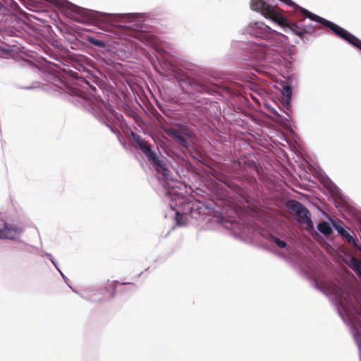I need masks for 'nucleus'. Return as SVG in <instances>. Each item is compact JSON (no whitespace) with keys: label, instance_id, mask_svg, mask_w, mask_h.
I'll return each instance as SVG.
<instances>
[{"label":"nucleus","instance_id":"f257e3e1","mask_svg":"<svg viewBox=\"0 0 361 361\" xmlns=\"http://www.w3.org/2000/svg\"><path fill=\"white\" fill-rule=\"evenodd\" d=\"M65 66L66 67L63 71L67 74V78L62 82L68 95L66 99L75 106L90 112L101 123L107 126L119 137V130L109 124L110 120L106 113V111H109L113 114V110L89 92L90 90H96V87L92 85V82L97 80L94 75L80 63L75 66V71L71 69L68 65Z\"/></svg>","mask_w":361,"mask_h":361},{"label":"nucleus","instance_id":"f03ea898","mask_svg":"<svg viewBox=\"0 0 361 361\" xmlns=\"http://www.w3.org/2000/svg\"><path fill=\"white\" fill-rule=\"evenodd\" d=\"M224 186L219 189L221 197L210 202L201 203L200 206L195 204V208L191 213H185L181 211L183 207H178L175 211L176 224L178 226H185V221L183 216H191L197 219V215L200 214V209L204 208L208 214H214V217L219 222L225 220V216H230L235 214V202L248 203L250 195L247 190V182L239 178L226 179L224 182Z\"/></svg>","mask_w":361,"mask_h":361},{"label":"nucleus","instance_id":"7ed1b4c3","mask_svg":"<svg viewBox=\"0 0 361 361\" xmlns=\"http://www.w3.org/2000/svg\"><path fill=\"white\" fill-rule=\"evenodd\" d=\"M284 5L293 8L294 19L288 20L282 18L279 25L286 32H290L300 37L303 42L305 41V34H311L314 32L315 25L310 23H305L307 18L312 22L318 23L330 30L337 36L348 42L350 44L361 49V39L355 35L341 27L336 23L324 18L309 10L299 6L293 0H278Z\"/></svg>","mask_w":361,"mask_h":361},{"label":"nucleus","instance_id":"20e7f679","mask_svg":"<svg viewBox=\"0 0 361 361\" xmlns=\"http://www.w3.org/2000/svg\"><path fill=\"white\" fill-rule=\"evenodd\" d=\"M157 53V59L162 69L171 73L176 78L179 86L194 97L197 102L203 101L207 96H216L219 94L221 90L219 85L207 78L190 77L185 75L179 67L169 61V54L164 49L159 48Z\"/></svg>","mask_w":361,"mask_h":361},{"label":"nucleus","instance_id":"39448f33","mask_svg":"<svg viewBox=\"0 0 361 361\" xmlns=\"http://www.w3.org/2000/svg\"><path fill=\"white\" fill-rule=\"evenodd\" d=\"M164 171L154 169L159 178L161 180V184L164 187V194L165 201L169 203V207L171 210L176 209L177 207H183L181 209L185 213H191L195 208V204L187 197L188 193V185L181 181L173 179L170 174L165 161L164 162Z\"/></svg>","mask_w":361,"mask_h":361},{"label":"nucleus","instance_id":"423d86ee","mask_svg":"<svg viewBox=\"0 0 361 361\" xmlns=\"http://www.w3.org/2000/svg\"><path fill=\"white\" fill-rule=\"evenodd\" d=\"M243 33L270 42H283L286 38L285 35L273 30L262 21L250 23L244 27Z\"/></svg>","mask_w":361,"mask_h":361},{"label":"nucleus","instance_id":"0eeeda50","mask_svg":"<svg viewBox=\"0 0 361 361\" xmlns=\"http://www.w3.org/2000/svg\"><path fill=\"white\" fill-rule=\"evenodd\" d=\"M124 133L126 136L131 137L132 140L135 143V147L140 149L142 152L147 159V161L152 165L154 169L158 168L159 170H161L162 171H164V162L165 161L161 159L157 152L152 149V147L150 143L129 128H126L124 130Z\"/></svg>","mask_w":361,"mask_h":361},{"label":"nucleus","instance_id":"6e6552de","mask_svg":"<svg viewBox=\"0 0 361 361\" xmlns=\"http://www.w3.org/2000/svg\"><path fill=\"white\" fill-rule=\"evenodd\" d=\"M240 46L245 54L249 55L250 58L256 59L258 61L271 62L272 56L276 54V50L269 47L264 42H257L255 41L240 42Z\"/></svg>","mask_w":361,"mask_h":361},{"label":"nucleus","instance_id":"1a4fd4ad","mask_svg":"<svg viewBox=\"0 0 361 361\" xmlns=\"http://www.w3.org/2000/svg\"><path fill=\"white\" fill-rule=\"evenodd\" d=\"M163 130L168 136L183 147L188 148L190 146L189 139L192 137V133L185 126L164 127Z\"/></svg>","mask_w":361,"mask_h":361},{"label":"nucleus","instance_id":"9d476101","mask_svg":"<svg viewBox=\"0 0 361 361\" xmlns=\"http://www.w3.org/2000/svg\"><path fill=\"white\" fill-rule=\"evenodd\" d=\"M319 180L322 185L327 190V192L331 195L334 205L338 207L340 202H343L342 192L341 189L328 177V176L321 170L318 172Z\"/></svg>","mask_w":361,"mask_h":361},{"label":"nucleus","instance_id":"9b49d317","mask_svg":"<svg viewBox=\"0 0 361 361\" xmlns=\"http://www.w3.org/2000/svg\"><path fill=\"white\" fill-rule=\"evenodd\" d=\"M2 222L3 227L0 228V239L11 240H17L24 232V228L20 224L10 223L5 221Z\"/></svg>","mask_w":361,"mask_h":361},{"label":"nucleus","instance_id":"f8f14e48","mask_svg":"<svg viewBox=\"0 0 361 361\" xmlns=\"http://www.w3.org/2000/svg\"><path fill=\"white\" fill-rule=\"evenodd\" d=\"M250 6L252 11L260 13L266 18H271L274 13V8L263 0H251Z\"/></svg>","mask_w":361,"mask_h":361},{"label":"nucleus","instance_id":"ddd939ff","mask_svg":"<svg viewBox=\"0 0 361 361\" xmlns=\"http://www.w3.org/2000/svg\"><path fill=\"white\" fill-rule=\"evenodd\" d=\"M287 207L291 214L298 216L302 219L308 218L309 209L300 202L296 200H291L288 202Z\"/></svg>","mask_w":361,"mask_h":361},{"label":"nucleus","instance_id":"4468645a","mask_svg":"<svg viewBox=\"0 0 361 361\" xmlns=\"http://www.w3.org/2000/svg\"><path fill=\"white\" fill-rule=\"evenodd\" d=\"M87 42L96 47L107 50L109 43L106 40L102 39L100 37L94 35H87L86 37Z\"/></svg>","mask_w":361,"mask_h":361},{"label":"nucleus","instance_id":"2eb2a0df","mask_svg":"<svg viewBox=\"0 0 361 361\" xmlns=\"http://www.w3.org/2000/svg\"><path fill=\"white\" fill-rule=\"evenodd\" d=\"M292 97V87L289 85H283L281 90V99L287 110L289 109Z\"/></svg>","mask_w":361,"mask_h":361},{"label":"nucleus","instance_id":"dca6fc26","mask_svg":"<svg viewBox=\"0 0 361 361\" xmlns=\"http://www.w3.org/2000/svg\"><path fill=\"white\" fill-rule=\"evenodd\" d=\"M333 224L326 221H322L317 225V228L319 233L325 235H330L333 233Z\"/></svg>","mask_w":361,"mask_h":361},{"label":"nucleus","instance_id":"f3484780","mask_svg":"<svg viewBox=\"0 0 361 361\" xmlns=\"http://www.w3.org/2000/svg\"><path fill=\"white\" fill-rule=\"evenodd\" d=\"M352 331L353 338L358 347L360 358L361 361V329L357 328L356 326H353L352 328Z\"/></svg>","mask_w":361,"mask_h":361},{"label":"nucleus","instance_id":"a211bd4d","mask_svg":"<svg viewBox=\"0 0 361 361\" xmlns=\"http://www.w3.org/2000/svg\"><path fill=\"white\" fill-rule=\"evenodd\" d=\"M349 267L355 272H357L358 276L361 277V264L354 257H351L350 259Z\"/></svg>","mask_w":361,"mask_h":361},{"label":"nucleus","instance_id":"6ab92c4d","mask_svg":"<svg viewBox=\"0 0 361 361\" xmlns=\"http://www.w3.org/2000/svg\"><path fill=\"white\" fill-rule=\"evenodd\" d=\"M268 240L277 245L280 248H285L287 246V243L285 240H281L278 236H276L273 234H269L268 236Z\"/></svg>","mask_w":361,"mask_h":361},{"label":"nucleus","instance_id":"aec40b11","mask_svg":"<svg viewBox=\"0 0 361 361\" xmlns=\"http://www.w3.org/2000/svg\"><path fill=\"white\" fill-rule=\"evenodd\" d=\"M331 222L333 224L334 228L337 231L338 235L343 237V233H346L347 227L343 224L336 223L334 219H331Z\"/></svg>","mask_w":361,"mask_h":361},{"label":"nucleus","instance_id":"412c9836","mask_svg":"<svg viewBox=\"0 0 361 361\" xmlns=\"http://www.w3.org/2000/svg\"><path fill=\"white\" fill-rule=\"evenodd\" d=\"M312 286L317 290H320L321 292H322L324 294L326 295V288L321 284H319L318 281H317V279L315 278H312Z\"/></svg>","mask_w":361,"mask_h":361},{"label":"nucleus","instance_id":"4be33fe9","mask_svg":"<svg viewBox=\"0 0 361 361\" xmlns=\"http://www.w3.org/2000/svg\"><path fill=\"white\" fill-rule=\"evenodd\" d=\"M13 51V49L8 46L4 44L3 43H0V53L8 54Z\"/></svg>","mask_w":361,"mask_h":361},{"label":"nucleus","instance_id":"5701e85b","mask_svg":"<svg viewBox=\"0 0 361 361\" xmlns=\"http://www.w3.org/2000/svg\"><path fill=\"white\" fill-rule=\"evenodd\" d=\"M343 237L345 238L349 243L353 245L356 244L355 240L348 231L346 233H343Z\"/></svg>","mask_w":361,"mask_h":361},{"label":"nucleus","instance_id":"b1692460","mask_svg":"<svg viewBox=\"0 0 361 361\" xmlns=\"http://www.w3.org/2000/svg\"><path fill=\"white\" fill-rule=\"evenodd\" d=\"M68 286L73 290V292H74L75 294L80 295L82 299H84V300H87L88 302H93L90 298L85 296L81 293H80L79 291H78L77 290L73 288L71 285H68Z\"/></svg>","mask_w":361,"mask_h":361},{"label":"nucleus","instance_id":"393cba45","mask_svg":"<svg viewBox=\"0 0 361 361\" xmlns=\"http://www.w3.org/2000/svg\"><path fill=\"white\" fill-rule=\"evenodd\" d=\"M303 220L305 222H306V224H307L308 226H310V228L314 227L313 221L311 219V214L310 213V215H308V218H307V219L303 218Z\"/></svg>","mask_w":361,"mask_h":361},{"label":"nucleus","instance_id":"a878e982","mask_svg":"<svg viewBox=\"0 0 361 361\" xmlns=\"http://www.w3.org/2000/svg\"><path fill=\"white\" fill-rule=\"evenodd\" d=\"M271 112L276 116L278 118H282V116L279 114V112L276 110L274 108H271Z\"/></svg>","mask_w":361,"mask_h":361},{"label":"nucleus","instance_id":"bb28decb","mask_svg":"<svg viewBox=\"0 0 361 361\" xmlns=\"http://www.w3.org/2000/svg\"><path fill=\"white\" fill-rule=\"evenodd\" d=\"M115 283L116 282L114 283V285L112 286L111 292V293L109 295V298L110 299L113 298L115 296V295H116V286L114 285Z\"/></svg>","mask_w":361,"mask_h":361},{"label":"nucleus","instance_id":"cd10ccee","mask_svg":"<svg viewBox=\"0 0 361 361\" xmlns=\"http://www.w3.org/2000/svg\"><path fill=\"white\" fill-rule=\"evenodd\" d=\"M121 285H125V284L129 285L130 287V290H133V291H134V290H135L137 289V286H135V284L132 283H121Z\"/></svg>","mask_w":361,"mask_h":361},{"label":"nucleus","instance_id":"c85d7f7f","mask_svg":"<svg viewBox=\"0 0 361 361\" xmlns=\"http://www.w3.org/2000/svg\"><path fill=\"white\" fill-rule=\"evenodd\" d=\"M49 260H50V261L51 262V263L54 265V267H56V269L57 270H59V269H60V268L59 267L58 264H57L56 261L55 260V259L53 257V256H52L51 258H49Z\"/></svg>","mask_w":361,"mask_h":361},{"label":"nucleus","instance_id":"c756f323","mask_svg":"<svg viewBox=\"0 0 361 361\" xmlns=\"http://www.w3.org/2000/svg\"><path fill=\"white\" fill-rule=\"evenodd\" d=\"M19 88L23 89V90H30L35 89V87L32 86V85H30V86H20Z\"/></svg>","mask_w":361,"mask_h":361},{"label":"nucleus","instance_id":"7c9ffc66","mask_svg":"<svg viewBox=\"0 0 361 361\" xmlns=\"http://www.w3.org/2000/svg\"><path fill=\"white\" fill-rule=\"evenodd\" d=\"M58 271L61 274L63 279L64 280V281L67 283V285L68 286V279L66 277V276L63 274V273L62 272V271L61 270V269H59V270H58Z\"/></svg>","mask_w":361,"mask_h":361},{"label":"nucleus","instance_id":"2f4dec72","mask_svg":"<svg viewBox=\"0 0 361 361\" xmlns=\"http://www.w3.org/2000/svg\"><path fill=\"white\" fill-rule=\"evenodd\" d=\"M99 291L102 295H104L108 292V290L106 288H104L100 289Z\"/></svg>","mask_w":361,"mask_h":361},{"label":"nucleus","instance_id":"473e14b6","mask_svg":"<svg viewBox=\"0 0 361 361\" xmlns=\"http://www.w3.org/2000/svg\"><path fill=\"white\" fill-rule=\"evenodd\" d=\"M338 313L339 314V316L341 317V318L345 321V317H344V315L343 314V313L341 312V310H339V308L338 307Z\"/></svg>","mask_w":361,"mask_h":361},{"label":"nucleus","instance_id":"72a5a7b5","mask_svg":"<svg viewBox=\"0 0 361 361\" xmlns=\"http://www.w3.org/2000/svg\"><path fill=\"white\" fill-rule=\"evenodd\" d=\"M312 235L314 237V238H316L317 236L320 237V238H322L321 236V235L319 233L316 232V231L314 232V233L312 234Z\"/></svg>","mask_w":361,"mask_h":361},{"label":"nucleus","instance_id":"f704fd0d","mask_svg":"<svg viewBox=\"0 0 361 361\" xmlns=\"http://www.w3.org/2000/svg\"><path fill=\"white\" fill-rule=\"evenodd\" d=\"M44 255L47 256L49 259L52 257L51 254H50L49 252H44ZM42 256H43V255H42Z\"/></svg>","mask_w":361,"mask_h":361},{"label":"nucleus","instance_id":"c9c22d12","mask_svg":"<svg viewBox=\"0 0 361 361\" xmlns=\"http://www.w3.org/2000/svg\"><path fill=\"white\" fill-rule=\"evenodd\" d=\"M284 113H285L286 115L289 116V114H288V113L287 111H284Z\"/></svg>","mask_w":361,"mask_h":361}]
</instances>
